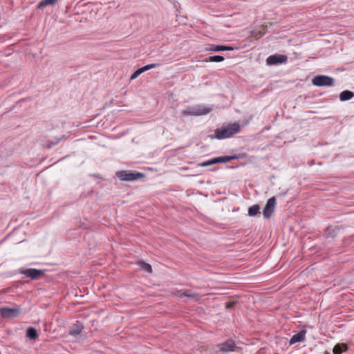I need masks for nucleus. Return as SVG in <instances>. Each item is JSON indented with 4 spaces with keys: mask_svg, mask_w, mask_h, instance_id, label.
Returning <instances> with one entry per match:
<instances>
[{
    "mask_svg": "<svg viewBox=\"0 0 354 354\" xmlns=\"http://www.w3.org/2000/svg\"><path fill=\"white\" fill-rule=\"evenodd\" d=\"M240 130L241 127L238 122L229 124L226 126L216 129L214 131V136L212 138H216L218 140L226 139L238 133Z\"/></svg>",
    "mask_w": 354,
    "mask_h": 354,
    "instance_id": "obj_1",
    "label": "nucleus"
},
{
    "mask_svg": "<svg viewBox=\"0 0 354 354\" xmlns=\"http://www.w3.org/2000/svg\"><path fill=\"white\" fill-rule=\"evenodd\" d=\"M211 111V109L202 105L189 106L183 110L181 114L183 116H199L206 115Z\"/></svg>",
    "mask_w": 354,
    "mask_h": 354,
    "instance_id": "obj_2",
    "label": "nucleus"
},
{
    "mask_svg": "<svg viewBox=\"0 0 354 354\" xmlns=\"http://www.w3.org/2000/svg\"><path fill=\"white\" fill-rule=\"evenodd\" d=\"M117 177L124 181H133L145 176V174L140 172H128L126 171H120L116 173Z\"/></svg>",
    "mask_w": 354,
    "mask_h": 354,
    "instance_id": "obj_3",
    "label": "nucleus"
},
{
    "mask_svg": "<svg viewBox=\"0 0 354 354\" xmlns=\"http://www.w3.org/2000/svg\"><path fill=\"white\" fill-rule=\"evenodd\" d=\"M335 80L327 75H317L312 80L313 85L317 86H331L334 84Z\"/></svg>",
    "mask_w": 354,
    "mask_h": 354,
    "instance_id": "obj_4",
    "label": "nucleus"
},
{
    "mask_svg": "<svg viewBox=\"0 0 354 354\" xmlns=\"http://www.w3.org/2000/svg\"><path fill=\"white\" fill-rule=\"evenodd\" d=\"M218 352L221 354H225L230 352L235 351L236 346L232 339H228L225 342L217 345Z\"/></svg>",
    "mask_w": 354,
    "mask_h": 354,
    "instance_id": "obj_5",
    "label": "nucleus"
},
{
    "mask_svg": "<svg viewBox=\"0 0 354 354\" xmlns=\"http://www.w3.org/2000/svg\"><path fill=\"white\" fill-rule=\"evenodd\" d=\"M288 57L285 55L274 54L270 55L266 59V64L268 66H277L287 62Z\"/></svg>",
    "mask_w": 354,
    "mask_h": 354,
    "instance_id": "obj_6",
    "label": "nucleus"
},
{
    "mask_svg": "<svg viewBox=\"0 0 354 354\" xmlns=\"http://www.w3.org/2000/svg\"><path fill=\"white\" fill-rule=\"evenodd\" d=\"M20 313L19 308L2 307L0 308V315L3 318H15Z\"/></svg>",
    "mask_w": 354,
    "mask_h": 354,
    "instance_id": "obj_7",
    "label": "nucleus"
},
{
    "mask_svg": "<svg viewBox=\"0 0 354 354\" xmlns=\"http://www.w3.org/2000/svg\"><path fill=\"white\" fill-rule=\"evenodd\" d=\"M276 205V198L274 196L270 198L266 204L263 211L264 218H269L274 212V207Z\"/></svg>",
    "mask_w": 354,
    "mask_h": 354,
    "instance_id": "obj_8",
    "label": "nucleus"
},
{
    "mask_svg": "<svg viewBox=\"0 0 354 354\" xmlns=\"http://www.w3.org/2000/svg\"><path fill=\"white\" fill-rule=\"evenodd\" d=\"M21 273L32 280H36L39 279V277L43 274L44 270L35 268H28L22 271Z\"/></svg>",
    "mask_w": 354,
    "mask_h": 354,
    "instance_id": "obj_9",
    "label": "nucleus"
},
{
    "mask_svg": "<svg viewBox=\"0 0 354 354\" xmlns=\"http://www.w3.org/2000/svg\"><path fill=\"white\" fill-rule=\"evenodd\" d=\"M176 295L179 298L186 297L194 301H198L201 298V295H200L198 293L188 291L184 292L183 290H179L176 292Z\"/></svg>",
    "mask_w": 354,
    "mask_h": 354,
    "instance_id": "obj_10",
    "label": "nucleus"
},
{
    "mask_svg": "<svg viewBox=\"0 0 354 354\" xmlns=\"http://www.w3.org/2000/svg\"><path fill=\"white\" fill-rule=\"evenodd\" d=\"M306 330H301L298 333L292 336L290 340V344H293L297 342H302L306 339Z\"/></svg>",
    "mask_w": 354,
    "mask_h": 354,
    "instance_id": "obj_11",
    "label": "nucleus"
},
{
    "mask_svg": "<svg viewBox=\"0 0 354 354\" xmlns=\"http://www.w3.org/2000/svg\"><path fill=\"white\" fill-rule=\"evenodd\" d=\"M83 328L82 323L77 321L70 327L69 333L71 335L77 336L82 333Z\"/></svg>",
    "mask_w": 354,
    "mask_h": 354,
    "instance_id": "obj_12",
    "label": "nucleus"
},
{
    "mask_svg": "<svg viewBox=\"0 0 354 354\" xmlns=\"http://www.w3.org/2000/svg\"><path fill=\"white\" fill-rule=\"evenodd\" d=\"M237 157L236 156H220V157H216L212 158L213 163L218 164V163H225L230 162L234 159H236Z\"/></svg>",
    "mask_w": 354,
    "mask_h": 354,
    "instance_id": "obj_13",
    "label": "nucleus"
},
{
    "mask_svg": "<svg viewBox=\"0 0 354 354\" xmlns=\"http://www.w3.org/2000/svg\"><path fill=\"white\" fill-rule=\"evenodd\" d=\"M354 97V93L353 91L345 90L340 93L339 100L340 101H346L352 99Z\"/></svg>",
    "mask_w": 354,
    "mask_h": 354,
    "instance_id": "obj_14",
    "label": "nucleus"
},
{
    "mask_svg": "<svg viewBox=\"0 0 354 354\" xmlns=\"http://www.w3.org/2000/svg\"><path fill=\"white\" fill-rule=\"evenodd\" d=\"M348 349L347 345L344 343L337 344L333 349L334 354H342Z\"/></svg>",
    "mask_w": 354,
    "mask_h": 354,
    "instance_id": "obj_15",
    "label": "nucleus"
},
{
    "mask_svg": "<svg viewBox=\"0 0 354 354\" xmlns=\"http://www.w3.org/2000/svg\"><path fill=\"white\" fill-rule=\"evenodd\" d=\"M209 50L214 52L223 51V50H232L233 48L227 46H221V45H211L209 48Z\"/></svg>",
    "mask_w": 354,
    "mask_h": 354,
    "instance_id": "obj_16",
    "label": "nucleus"
},
{
    "mask_svg": "<svg viewBox=\"0 0 354 354\" xmlns=\"http://www.w3.org/2000/svg\"><path fill=\"white\" fill-rule=\"evenodd\" d=\"M336 235H337L336 227L329 226L326 228L325 232H324V236L326 238H329V237L334 238L335 236H336Z\"/></svg>",
    "mask_w": 354,
    "mask_h": 354,
    "instance_id": "obj_17",
    "label": "nucleus"
},
{
    "mask_svg": "<svg viewBox=\"0 0 354 354\" xmlns=\"http://www.w3.org/2000/svg\"><path fill=\"white\" fill-rule=\"evenodd\" d=\"M57 0H41L37 5V8L41 9L47 6H53L57 3Z\"/></svg>",
    "mask_w": 354,
    "mask_h": 354,
    "instance_id": "obj_18",
    "label": "nucleus"
},
{
    "mask_svg": "<svg viewBox=\"0 0 354 354\" xmlns=\"http://www.w3.org/2000/svg\"><path fill=\"white\" fill-rule=\"evenodd\" d=\"M26 336L30 339H35L38 337V333L35 328L30 327L26 330Z\"/></svg>",
    "mask_w": 354,
    "mask_h": 354,
    "instance_id": "obj_19",
    "label": "nucleus"
},
{
    "mask_svg": "<svg viewBox=\"0 0 354 354\" xmlns=\"http://www.w3.org/2000/svg\"><path fill=\"white\" fill-rule=\"evenodd\" d=\"M260 207L259 205H254L248 209V216H254L259 213Z\"/></svg>",
    "mask_w": 354,
    "mask_h": 354,
    "instance_id": "obj_20",
    "label": "nucleus"
},
{
    "mask_svg": "<svg viewBox=\"0 0 354 354\" xmlns=\"http://www.w3.org/2000/svg\"><path fill=\"white\" fill-rule=\"evenodd\" d=\"M225 59L224 57L221 55H214L209 57L206 62H223Z\"/></svg>",
    "mask_w": 354,
    "mask_h": 354,
    "instance_id": "obj_21",
    "label": "nucleus"
},
{
    "mask_svg": "<svg viewBox=\"0 0 354 354\" xmlns=\"http://www.w3.org/2000/svg\"><path fill=\"white\" fill-rule=\"evenodd\" d=\"M139 264L142 270L151 273L152 272V267L150 264L145 263V261H140Z\"/></svg>",
    "mask_w": 354,
    "mask_h": 354,
    "instance_id": "obj_22",
    "label": "nucleus"
},
{
    "mask_svg": "<svg viewBox=\"0 0 354 354\" xmlns=\"http://www.w3.org/2000/svg\"><path fill=\"white\" fill-rule=\"evenodd\" d=\"M65 138V136L63 135L61 138H55L53 140L50 141V143L47 146V148H51L53 146H55L57 145L59 142L60 140Z\"/></svg>",
    "mask_w": 354,
    "mask_h": 354,
    "instance_id": "obj_23",
    "label": "nucleus"
},
{
    "mask_svg": "<svg viewBox=\"0 0 354 354\" xmlns=\"http://www.w3.org/2000/svg\"><path fill=\"white\" fill-rule=\"evenodd\" d=\"M158 66H160L159 63H153V64H147V65L143 66L142 68H143L144 71L145 72L148 70L154 68Z\"/></svg>",
    "mask_w": 354,
    "mask_h": 354,
    "instance_id": "obj_24",
    "label": "nucleus"
},
{
    "mask_svg": "<svg viewBox=\"0 0 354 354\" xmlns=\"http://www.w3.org/2000/svg\"><path fill=\"white\" fill-rule=\"evenodd\" d=\"M212 165H214L212 159L207 160V161L202 162H201L199 164V165L201 167H207V166H211Z\"/></svg>",
    "mask_w": 354,
    "mask_h": 354,
    "instance_id": "obj_25",
    "label": "nucleus"
},
{
    "mask_svg": "<svg viewBox=\"0 0 354 354\" xmlns=\"http://www.w3.org/2000/svg\"><path fill=\"white\" fill-rule=\"evenodd\" d=\"M136 72L138 73V75H140V74H142V73H144L145 71H144V70H143V68H142V67H141V68H140L137 69V70L136 71Z\"/></svg>",
    "mask_w": 354,
    "mask_h": 354,
    "instance_id": "obj_26",
    "label": "nucleus"
},
{
    "mask_svg": "<svg viewBox=\"0 0 354 354\" xmlns=\"http://www.w3.org/2000/svg\"><path fill=\"white\" fill-rule=\"evenodd\" d=\"M139 75L138 73L135 71L131 76V80H135L136 79Z\"/></svg>",
    "mask_w": 354,
    "mask_h": 354,
    "instance_id": "obj_27",
    "label": "nucleus"
}]
</instances>
